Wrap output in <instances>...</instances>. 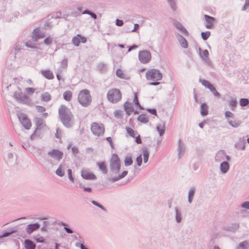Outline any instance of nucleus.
I'll use <instances>...</instances> for the list:
<instances>
[{
	"instance_id": "nucleus-54",
	"label": "nucleus",
	"mask_w": 249,
	"mask_h": 249,
	"mask_svg": "<svg viewBox=\"0 0 249 249\" xmlns=\"http://www.w3.org/2000/svg\"><path fill=\"white\" fill-rule=\"evenodd\" d=\"M127 133L132 138H135V131L131 128L129 127H126Z\"/></svg>"
},
{
	"instance_id": "nucleus-34",
	"label": "nucleus",
	"mask_w": 249,
	"mask_h": 249,
	"mask_svg": "<svg viewBox=\"0 0 249 249\" xmlns=\"http://www.w3.org/2000/svg\"><path fill=\"white\" fill-rule=\"evenodd\" d=\"M227 122L231 126L235 128L238 127L242 124V121L239 120L231 121L230 119H228Z\"/></svg>"
},
{
	"instance_id": "nucleus-42",
	"label": "nucleus",
	"mask_w": 249,
	"mask_h": 249,
	"mask_svg": "<svg viewBox=\"0 0 249 249\" xmlns=\"http://www.w3.org/2000/svg\"><path fill=\"white\" fill-rule=\"evenodd\" d=\"M79 187L82 189L84 192L88 193H92V188L90 187H86L82 183L79 182Z\"/></svg>"
},
{
	"instance_id": "nucleus-17",
	"label": "nucleus",
	"mask_w": 249,
	"mask_h": 249,
	"mask_svg": "<svg viewBox=\"0 0 249 249\" xmlns=\"http://www.w3.org/2000/svg\"><path fill=\"white\" fill-rule=\"evenodd\" d=\"M204 17L207 22L205 27L207 29H212L213 27V22L215 21V18L209 15H204Z\"/></svg>"
},
{
	"instance_id": "nucleus-32",
	"label": "nucleus",
	"mask_w": 249,
	"mask_h": 249,
	"mask_svg": "<svg viewBox=\"0 0 249 249\" xmlns=\"http://www.w3.org/2000/svg\"><path fill=\"white\" fill-rule=\"evenodd\" d=\"M175 219L178 223H179L182 221L181 213L177 207L175 208Z\"/></svg>"
},
{
	"instance_id": "nucleus-1",
	"label": "nucleus",
	"mask_w": 249,
	"mask_h": 249,
	"mask_svg": "<svg viewBox=\"0 0 249 249\" xmlns=\"http://www.w3.org/2000/svg\"><path fill=\"white\" fill-rule=\"evenodd\" d=\"M58 115L61 123L66 127L71 128L72 126L74 116L67 107L61 105L58 109Z\"/></svg>"
},
{
	"instance_id": "nucleus-36",
	"label": "nucleus",
	"mask_w": 249,
	"mask_h": 249,
	"mask_svg": "<svg viewBox=\"0 0 249 249\" xmlns=\"http://www.w3.org/2000/svg\"><path fill=\"white\" fill-rule=\"evenodd\" d=\"M41 98L42 101L48 102L51 100V95L48 92H46L41 94Z\"/></svg>"
},
{
	"instance_id": "nucleus-37",
	"label": "nucleus",
	"mask_w": 249,
	"mask_h": 249,
	"mask_svg": "<svg viewBox=\"0 0 249 249\" xmlns=\"http://www.w3.org/2000/svg\"><path fill=\"white\" fill-rule=\"evenodd\" d=\"M16 232L15 230H11L10 231H5L1 235H0V239L7 237L11 235V234L15 233Z\"/></svg>"
},
{
	"instance_id": "nucleus-41",
	"label": "nucleus",
	"mask_w": 249,
	"mask_h": 249,
	"mask_svg": "<svg viewBox=\"0 0 249 249\" xmlns=\"http://www.w3.org/2000/svg\"><path fill=\"white\" fill-rule=\"evenodd\" d=\"M91 203L94 206L100 208L102 210H103L104 212L107 213V210L106 208H105L102 205H101L100 203H98L95 200H91L90 201Z\"/></svg>"
},
{
	"instance_id": "nucleus-22",
	"label": "nucleus",
	"mask_w": 249,
	"mask_h": 249,
	"mask_svg": "<svg viewBox=\"0 0 249 249\" xmlns=\"http://www.w3.org/2000/svg\"><path fill=\"white\" fill-rule=\"evenodd\" d=\"M230 165L227 161H223L220 164V171L223 174H226L230 170Z\"/></svg>"
},
{
	"instance_id": "nucleus-15",
	"label": "nucleus",
	"mask_w": 249,
	"mask_h": 249,
	"mask_svg": "<svg viewBox=\"0 0 249 249\" xmlns=\"http://www.w3.org/2000/svg\"><path fill=\"white\" fill-rule=\"evenodd\" d=\"M239 228V224L238 223H232L230 225L223 227L222 230L227 231L234 232Z\"/></svg>"
},
{
	"instance_id": "nucleus-61",
	"label": "nucleus",
	"mask_w": 249,
	"mask_h": 249,
	"mask_svg": "<svg viewBox=\"0 0 249 249\" xmlns=\"http://www.w3.org/2000/svg\"><path fill=\"white\" fill-rule=\"evenodd\" d=\"M61 66L62 68H66L68 67V59L64 58L61 62Z\"/></svg>"
},
{
	"instance_id": "nucleus-10",
	"label": "nucleus",
	"mask_w": 249,
	"mask_h": 249,
	"mask_svg": "<svg viewBox=\"0 0 249 249\" xmlns=\"http://www.w3.org/2000/svg\"><path fill=\"white\" fill-rule=\"evenodd\" d=\"M199 82H201L202 85L208 89L213 93L214 96L217 97H220V94L216 90L214 86L209 81L200 78Z\"/></svg>"
},
{
	"instance_id": "nucleus-7",
	"label": "nucleus",
	"mask_w": 249,
	"mask_h": 249,
	"mask_svg": "<svg viewBox=\"0 0 249 249\" xmlns=\"http://www.w3.org/2000/svg\"><path fill=\"white\" fill-rule=\"evenodd\" d=\"M17 115L19 121L24 128L26 130L30 129L32 126V123L28 116L22 112L18 113Z\"/></svg>"
},
{
	"instance_id": "nucleus-33",
	"label": "nucleus",
	"mask_w": 249,
	"mask_h": 249,
	"mask_svg": "<svg viewBox=\"0 0 249 249\" xmlns=\"http://www.w3.org/2000/svg\"><path fill=\"white\" fill-rule=\"evenodd\" d=\"M137 120L142 123L146 124L149 122V118L145 114H142L138 117Z\"/></svg>"
},
{
	"instance_id": "nucleus-62",
	"label": "nucleus",
	"mask_w": 249,
	"mask_h": 249,
	"mask_svg": "<svg viewBox=\"0 0 249 249\" xmlns=\"http://www.w3.org/2000/svg\"><path fill=\"white\" fill-rule=\"evenodd\" d=\"M36 108L38 112L43 113L46 110L45 107L41 106H36Z\"/></svg>"
},
{
	"instance_id": "nucleus-51",
	"label": "nucleus",
	"mask_w": 249,
	"mask_h": 249,
	"mask_svg": "<svg viewBox=\"0 0 249 249\" xmlns=\"http://www.w3.org/2000/svg\"><path fill=\"white\" fill-rule=\"evenodd\" d=\"M114 115L115 117L118 119H121L123 118L122 111L120 110H115L114 111Z\"/></svg>"
},
{
	"instance_id": "nucleus-14",
	"label": "nucleus",
	"mask_w": 249,
	"mask_h": 249,
	"mask_svg": "<svg viewBox=\"0 0 249 249\" xmlns=\"http://www.w3.org/2000/svg\"><path fill=\"white\" fill-rule=\"evenodd\" d=\"M81 175L83 179L86 180H94L97 179L96 176L93 173L87 171H82Z\"/></svg>"
},
{
	"instance_id": "nucleus-27",
	"label": "nucleus",
	"mask_w": 249,
	"mask_h": 249,
	"mask_svg": "<svg viewBox=\"0 0 249 249\" xmlns=\"http://www.w3.org/2000/svg\"><path fill=\"white\" fill-rule=\"evenodd\" d=\"M200 114L202 116H206L208 114V106L206 103H203L200 107Z\"/></svg>"
},
{
	"instance_id": "nucleus-53",
	"label": "nucleus",
	"mask_w": 249,
	"mask_h": 249,
	"mask_svg": "<svg viewBox=\"0 0 249 249\" xmlns=\"http://www.w3.org/2000/svg\"><path fill=\"white\" fill-rule=\"evenodd\" d=\"M116 75L120 78H122V79H127V78H125L124 77V73H123V71H122L121 69H118L116 71Z\"/></svg>"
},
{
	"instance_id": "nucleus-55",
	"label": "nucleus",
	"mask_w": 249,
	"mask_h": 249,
	"mask_svg": "<svg viewBox=\"0 0 249 249\" xmlns=\"http://www.w3.org/2000/svg\"><path fill=\"white\" fill-rule=\"evenodd\" d=\"M229 106L232 110H234L237 107V101L236 100H232L229 102Z\"/></svg>"
},
{
	"instance_id": "nucleus-6",
	"label": "nucleus",
	"mask_w": 249,
	"mask_h": 249,
	"mask_svg": "<svg viewBox=\"0 0 249 249\" xmlns=\"http://www.w3.org/2000/svg\"><path fill=\"white\" fill-rule=\"evenodd\" d=\"M13 97L17 101L25 105H30L31 103V99L22 92H15Z\"/></svg>"
},
{
	"instance_id": "nucleus-28",
	"label": "nucleus",
	"mask_w": 249,
	"mask_h": 249,
	"mask_svg": "<svg viewBox=\"0 0 249 249\" xmlns=\"http://www.w3.org/2000/svg\"><path fill=\"white\" fill-rule=\"evenodd\" d=\"M128 174V171H124L121 174L119 175L118 176H116L114 177H113L112 178H110L108 179V180L112 182H115L119 180H120L122 179L123 178H124Z\"/></svg>"
},
{
	"instance_id": "nucleus-56",
	"label": "nucleus",
	"mask_w": 249,
	"mask_h": 249,
	"mask_svg": "<svg viewBox=\"0 0 249 249\" xmlns=\"http://www.w3.org/2000/svg\"><path fill=\"white\" fill-rule=\"evenodd\" d=\"M137 164L138 166H141L142 162V154L138 155L136 159Z\"/></svg>"
},
{
	"instance_id": "nucleus-29",
	"label": "nucleus",
	"mask_w": 249,
	"mask_h": 249,
	"mask_svg": "<svg viewBox=\"0 0 249 249\" xmlns=\"http://www.w3.org/2000/svg\"><path fill=\"white\" fill-rule=\"evenodd\" d=\"M195 192L196 188L193 186L191 187L188 194V201L189 203H191L192 202Z\"/></svg>"
},
{
	"instance_id": "nucleus-44",
	"label": "nucleus",
	"mask_w": 249,
	"mask_h": 249,
	"mask_svg": "<svg viewBox=\"0 0 249 249\" xmlns=\"http://www.w3.org/2000/svg\"><path fill=\"white\" fill-rule=\"evenodd\" d=\"M211 36V32L209 31L202 32L201 33V37L204 40H207Z\"/></svg>"
},
{
	"instance_id": "nucleus-4",
	"label": "nucleus",
	"mask_w": 249,
	"mask_h": 249,
	"mask_svg": "<svg viewBox=\"0 0 249 249\" xmlns=\"http://www.w3.org/2000/svg\"><path fill=\"white\" fill-rule=\"evenodd\" d=\"M107 97L109 102L116 104L121 100L122 93L119 89H113L108 91Z\"/></svg>"
},
{
	"instance_id": "nucleus-25",
	"label": "nucleus",
	"mask_w": 249,
	"mask_h": 249,
	"mask_svg": "<svg viewBox=\"0 0 249 249\" xmlns=\"http://www.w3.org/2000/svg\"><path fill=\"white\" fill-rule=\"evenodd\" d=\"M177 36L181 46L184 49L187 48L188 47V44L185 38L179 33L177 34Z\"/></svg>"
},
{
	"instance_id": "nucleus-48",
	"label": "nucleus",
	"mask_w": 249,
	"mask_h": 249,
	"mask_svg": "<svg viewBox=\"0 0 249 249\" xmlns=\"http://www.w3.org/2000/svg\"><path fill=\"white\" fill-rule=\"evenodd\" d=\"M55 173L57 176L60 177H62L64 176L65 173L64 171L62 170V165H59V167L56 170Z\"/></svg>"
},
{
	"instance_id": "nucleus-64",
	"label": "nucleus",
	"mask_w": 249,
	"mask_h": 249,
	"mask_svg": "<svg viewBox=\"0 0 249 249\" xmlns=\"http://www.w3.org/2000/svg\"><path fill=\"white\" fill-rule=\"evenodd\" d=\"M241 207L243 208L249 210V201H246L241 203Z\"/></svg>"
},
{
	"instance_id": "nucleus-24",
	"label": "nucleus",
	"mask_w": 249,
	"mask_h": 249,
	"mask_svg": "<svg viewBox=\"0 0 249 249\" xmlns=\"http://www.w3.org/2000/svg\"><path fill=\"white\" fill-rule=\"evenodd\" d=\"M21 50L22 49L20 47L19 44L16 43L10 52L9 55L11 57L16 58L17 54H18V53L20 52Z\"/></svg>"
},
{
	"instance_id": "nucleus-9",
	"label": "nucleus",
	"mask_w": 249,
	"mask_h": 249,
	"mask_svg": "<svg viewBox=\"0 0 249 249\" xmlns=\"http://www.w3.org/2000/svg\"><path fill=\"white\" fill-rule=\"evenodd\" d=\"M91 131L94 135L99 137L104 134L105 128L103 124L99 125L97 123H93L91 126Z\"/></svg>"
},
{
	"instance_id": "nucleus-16",
	"label": "nucleus",
	"mask_w": 249,
	"mask_h": 249,
	"mask_svg": "<svg viewBox=\"0 0 249 249\" xmlns=\"http://www.w3.org/2000/svg\"><path fill=\"white\" fill-rule=\"evenodd\" d=\"M40 227V224L38 222H35L28 224L26 228V231L29 234H31L34 231L38 229Z\"/></svg>"
},
{
	"instance_id": "nucleus-40",
	"label": "nucleus",
	"mask_w": 249,
	"mask_h": 249,
	"mask_svg": "<svg viewBox=\"0 0 249 249\" xmlns=\"http://www.w3.org/2000/svg\"><path fill=\"white\" fill-rule=\"evenodd\" d=\"M97 68L102 73L106 72L107 70V65L103 63L99 64L97 66Z\"/></svg>"
},
{
	"instance_id": "nucleus-45",
	"label": "nucleus",
	"mask_w": 249,
	"mask_h": 249,
	"mask_svg": "<svg viewBox=\"0 0 249 249\" xmlns=\"http://www.w3.org/2000/svg\"><path fill=\"white\" fill-rule=\"evenodd\" d=\"M61 225L64 226V230L67 233L70 234L73 232V230L66 223L62 222Z\"/></svg>"
},
{
	"instance_id": "nucleus-47",
	"label": "nucleus",
	"mask_w": 249,
	"mask_h": 249,
	"mask_svg": "<svg viewBox=\"0 0 249 249\" xmlns=\"http://www.w3.org/2000/svg\"><path fill=\"white\" fill-rule=\"evenodd\" d=\"M209 53L207 50H204L201 53H199V56L200 58L203 59H206L207 57H209Z\"/></svg>"
},
{
	"instance_id": "nucleus-35",
	"label": "nucleus",
	"mask_w": 249,
	"mask_h": 249,
	"mask_svg": "<svg viewBox=\"0 0 249 249\" xmlns=\"http://www.w3.org/2000/svg\"><path fill=\"white\" fill-rule=\"evenodd\" d=\"M72 92L70 90H67L63 93V98L67 101H70L72 98Z\"/></svg>"
},
{
	"instance_id": "nucleus-21",
	"label": "nucleus",
	"mask_w": 249,
	"mask_h": 249,
	"mask_svg": "<svg viewBox=\"0 0 249 249\" xmlns=\"http://www.w3.org/2000/svg\"><path fill=\"white\" fill-rule=\"evenodd\" d=\"M215 161L220 162L225 160V151L224 150H219L216 154L214 158Z\"/></svg>"
},
{
	"instance_id": "nucleus-13",
	"label": "nucleus",
	"mask_w": 249,
	"mask_h": 249,
	"mask_svg": "<svg viewBox=\"0 0 249 249\" xmlns=\"http://www.w3.org/2000/svg\"><path fill=\"white\" fill-rule=\"evenodd\" d=\"M45 33L40 31L38 28L35 29L32 32V40L33 42L37 41L39 39L44 38Z\"/></svg>"
},
{
	"instance_id": "nucleus-31",
	"label": "nucleus",
	"mask_w": 249,
	"mask_h": 249,
	"mask_svg": "<svg viewBox=\"0 0 249 249\" xmlns=\"http://www.w3.org/2000/svg\"><path fill=\"white\" fill-rule=\"evenodd\" d=\"M25 249H35L36 245L32 240L27 239L25 241Z\"/></svg>"
},
{
	"instance_id": "nucleus-2",
	"label": "nucleus",
	"mask_w": 249,
	"mask_h": 249,
	"mask_svg": "<svg viewBox=\"0 0 249 249\" xmlns=\"http://www.w3.org/2000/svg\"><path fill=\"white\" fill-rule=\"evenodd\" d=\"M92 101L91 96L89 90L85 89L81 90L78 96L79 103L84 107H88Z\"/></svg>"
},
{
	"instance_id": "nucleus-50",
	"label": "nucleus",
	"mask_w": 249,
	"mask_h": 249,
	"mask_svg": "<svg viewBox=\"0 0 249 249\" xmlns=\"http://www.w3.org/2000/svg\"><path fill=\"white\" fill-rule=\"evenodd\" d=\"M72 42L75 46L78 47L79 46L80 43V37L77 36H74L72 39Z\"/></svg>"
},
{
	"instance_id": "nucleus-26",
	"label": "nucleus",
	"mask_w": 249,
	"mask_h": 249,
	"mask_svg": "<svg viewBox=\"0 0 249 249\" xmlns=\"http://www.w3.org/2000/svg\"><path fill=\"white\" fill-rule=\"evenodd\" d=\"M41 74L46 78L52 80L54 78L53 73L50 70H42L40 71Z\"/></svg>"
},
{
	"instance_id": "nucleus-57",
	"label": "nucleus",
	"mask_w": 249,
	"mask_h": 249,
	"mask_svg": "<svg viewBox=\"0 0 249 249\" xmlns=\"http://www.w3.org/2000/svg\"><path fill=\"white\" fill-rule=\"evenodd\" d=\"M67 172H68V178L73 183H74V178L72 176V170L71 169H68L67 170Z\"/></svg>"
},
{
	"instance_id": "nucleus-18",
	"label": "nucleus",
	"mask_w": 249,
	"mask_h": 249,
	"mask_svg": "<svg viewBox=\"0 0 249 249\" xmlns=\"http://www.w3.org/2000/svg\"><path fill=\"white\" fill-rule=\"evenodd\" d=\"M174 26L181 32H182L185 36H188L189 34L186 29L179 22L174 20L173 22Z\"/></svg>"
},
{
	"instance_id": "nucleus-11",
	"label": "nucleus",
	"mask_w": 249,
	"mask_h": 249,
	"mask_svg": "<svg viewBox=\"0 0 249 249\" xmlns=\"http://www.w3.org/2000/svg\"><path fill=\"white\" fill-rule=\"evenodd\" d=\"M35 120H36V128L33 133L30 136V139L31 140H34L36 136L38 137H39L40 133H38L37 130L41 129L42 128V125L44 123V120L43 119L36 117Z\"/></svg>"
},
{
	"instance_id": "nucleus-12",
	"label": "nucleus",
	"mask_w": 249,
	"mask_h": 249,
	"mask_svg": "<svg viewBox=\"0 0 249 249\" xmlns=\"http://www.w3.org/2000/svg\"><path fill=\"white\" fill-rule=\"evenodd\" d=\"M48 155L57 161H60L63 157V153L58 149H53L48 152Z\"/></svg>"
},
{
	"instance_id": "nucleus-38",
	"label": "nucleus",
	"mask_w": 249,
	"mask_h": 249,
	"mask_svg": "<svg viewBox=\"0 0 249 249\" xmlns=\"http://www.w3.org/2000/svg\"><path fill=\"white\" fill-rule=\"evenodd\" d=\"M142 153L143 156V161L144 163H146L148 161L149 157V153L146 147L143 148L142 150Z\"/></svg>"
},
{
	"instance_id": "nucleus-52",
	"label": "nucleus",
	"mask_w": 249,
	"mask_h": 249,
	"mask_svg": "<svg viewBox=\"0 0 249 249\" xmlns=\"http://www.w3.org/2000/svg\"><path fill=\"white\" fill-rule=\"evenodd\" d=\"M249 246V243L248 241H244L239 244V247L243 249H247Z\"/></svg>"
},
{
	"instance_id": "nucleus-20",
	"label": "nucleus",
	"mask_w": 249,
	"mask_h": 249,
	"mask_svg": "<svg viewBox=\"0 0 249 249\" xmlns=\"http://www.w3.org/2000/svg\"><path fill=\"white\" fill-rule=\"evenodd\" d=\"M178 158L180 159L184 154L185 151V147L184 143L179 139L178 141Z\"/></svg>"
},
{
	"instance_id": "nucleus-3",
	"label": "nucleus",
	"mask_w": 249,
	"mask_h": 249,
	"mask_svg": "<svg viewBox=\"0 0 249 249\" xmlns=\"http://www.w3.org/2000/svg\"><path fill=\"white\" fill-rule=\"evenodd\" d=\"M121 161L116 153H113L112 155L111 159L110 160V170L113 174H117L119 173L121 170Z\"/></svg>"
},
{
	"instance_id": "nucleus-46",
	"label": "nucleus",
	"mask_w": 249,
	"mask_h": 249,
	"mask_svg": "<svg viewBox=\"0 0 249 249\" xmlns=\"http://www.w3.org/2000/svg\"><path fill=\"white\" fill-rule=\"evenodd\" d=\"M168 3L173 11H176L177 9L176 0H167Z\"/></svg>"
},
{
	"instance_id": "nucleus-39",
	"label": "nucleus",
	"mask_w": 249,
	"mask_h": 249,
	"mask_svg": "<svg viewBox=\"0 0 249 249\" xmlns=\"http://www.w3.org/2000/svg\"><path fill=\"white\" fill-rule=\"evenodd\" d=\"M156 129L159 132V135L160 136H162L165 132L164 124L163 125H162L161 124L157 125Z\"/></svg>"
},
{
	"instance_id": "nucleus-8",
	"label": "nucleus",
	"mask_w": 249,
	"mask_h": 249,
	"mask_svg": "<svg viewBox=\"0 0 249 249\" xmlns=\"http://www.w3.org/2000/svg\"><path fill=\"white\" fill-rule=\"evenodd\" d=\"M138 58L142 63H147L151 59V53L147 50L141 51L139 53Z\"/></svg>"
},
{
	"instance_id": "nucleus-58",
	"label": "nucleus",
	"mask_w": 249,
	"mask_h": 249,
	"mask_svg": "<svg viewBox=\"0 0 249 249\" xmlns=\"http://www.w3.org/2000/svg\"><path fill=\"white\" fill-rule=\"evenodd\" d=\"M25 45L28 48H30L31 49H38L37 46H36V44H33L31 42H26L25 43Z\"/></svg>"
},
{
	"instance_id": "nucleus-5",
	"label": "nucleus",
	"mask_w": 249,
	"mask_h": 249,
	"mask_svg": "<svg viewBox=\"0 0 249 249\" xmlns=\"http://www.w3.org/2000/svg\"><path fill=\"white\" fill-rule=\"evenodd\" d=\"M145 77L148 80H160L162 78V73L160 70L152 69L147 71L145 74Z\"/></svg>"
},
{
	"instance_id": "nucleus-60",
	"label": "nucleus",
	"mask_w": 249,
	"mask_h": 249,
	"mask_svg": "<svg viewBox=\"0 0 249 249\" xmlns=\"http://www.w3.org/2000/svg\"><path fill=\"white\" fill-rule=\"evenodd\" d=\"M146 110L149 112V113L154 115L155 116H157V111L156 108H147L146 109Z\"/></svg>"
},
{
	"instance_id": "nucleus-19",
	"label": "nucleus",
	"mask_w": 249,
	"mask_h": 249,
	"mask_svg": "<svg viewBox=\"0 0 249 249\" xmlns=\"http://www.w3.org/2000/svg\"><path fill=\"white\" fill-rule=\"evenodd\" d=\"M246 140L244 137L240 138L235 143L234 147L238 150H244L246 148Z\"/></svg>"
},
{
	"instance_id": "nucleus-30",
	"label": "nucleus",
	"mask_w": 249,
	"mask_h": 249,
	"mask_svg": "<svg viewBox=\"0 0 249 249\" xmlns=\"http://www.w3.org/2000/svg\"><path fill=\"white\" fill-rule=\"evenodd\" d=\"M97 165L100 170L104 174H106L107 172V164L104 161L101 162H98Z\"/></svg>"
},
{
	"instance_id": "nucleus-43",
	"label": "nucleus",
	"mask_w": 249,
	"mask_h": 249,
	"mask_svg": "<svg viewBox=\"0 0 249 249\" xmlns=\"http://www.w3.org/2000/svg\"><path fill=\"white\" fill-rule=\"evenodd\" d=\"M124 165L125 166H128L132 164L133 160L131 156H127L125 158L124 160Z\"/></svg>"
},
{
	"instance_id": "nucleus-49",
	"label": "nucleus",
	"mask_w": 249,
	"mask_h": 249,
	"mask_svg": "<svg viewBox=\"0 0 249 249\" xmlns=\"http://www.w3.org/2000/svg\"><path fill=\"white\" fill-rule=\"evenodd\" d=\"M239 104L241 107L247 106L249 104V100L247 98H241L239 100Z\"/></svg>"
},
{
	"instance_id": "nucleus-23",
	"label": "nucleus",
	"mask_w": 249,
	"mask_h": 249,
	"mask_svg": "<svg viewBox=\"0 0 249 249\" xmlns=\"http://www.w3.org/2000/svg\"><path fill=\"white\" fill-rule=\"evenodd\" d=\"M124 110L125 111L126 114L127 116L130 115L134 111V107L132 106L131 104L128 101H126L124 104Z\"/></svg>"
},
{
	"instance_id": "nucleus-59",
	"label": "nucleus",
	"mask_w": 249,
	"mask_h": 249,
	"mask_svg": "<svg viewBox=\"0 0 249 249\" xmlns=\"http://www.w3.org/2000/svg\"><path fill=\"white\" fill-rule=\"evenodd\" d=\"M52 42L53 38L50 36L47 37L44 39V43L47 45H50Z\"/></svg>"
},
{
	"instance_id": "nucleus-63",
	"label": "nucleus",
	"mask_w": 249,
	"mask_h": 249,
	"mask_svg": "<svg viewBox=\"0 0 249 249\" xmlns=\"http://www.w3.org/2000/svg\"><path fill=\"white\" fill-rule=\"evenodd\" d=\"M106 140L109 143L110 146L112 149H114V145L113 142L112 138L111 137H108L106 138Z\"/></svg>"
}]
</instances>
